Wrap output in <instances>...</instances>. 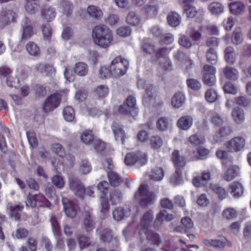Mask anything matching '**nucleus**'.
<instances>
[{"instance_id":"c9c22d12","label":"nucleus","mask_w":251,"mask_h":251,"mask_svg":"<svg viewBox=\"0 0 251 251\" xmlns=\"http://www.w3.org/2000/svg\"><path fill=\"white\" fill-rule=\"evenodd\" d=\"M146 235L147 238L151 241L153 244L158 246L160 242L161 239L159 235L152 231L145 230H142Z\"/></svg>"},{"instance_id":"412c9836","label":"nucleus","mask_w":251,"mask_h":251,"mask_svg":"<svg viewBox=\"0 0 251 251\" xmlns=\"http://www.w3.org/2000/svg\"><path fill=\"white\" fill-rule=\"evenodd\" d=\"M153 219V213L151 210L146 212L141 219L140 227L142 230H147Z\"/></svg>"},{"instance_id":"6e6d98bb","label":"nucleus","mask_w":251,"mask_h":251,"mask_svg":"<svg viewBox=\"0 0 251 251\" xmlns=\"http://www.w3.org/2000/svg\"><path fill=\"white\" fill-rule=\"evenodd\" d=\"M50 222L52 226V231L55 236L58 238L60 236V226L57 222L56 218L52 216L50 219Z\"/></svg>"},{"instance_id":"6e6552de","label":"nucleus","mask_w":251,"mask_h":251,"mask_svg":"<svg viewBox=\"0 0 251 251\" xmlns=\"http://www.w3.org/2000/svg\"><path fill=\"white\" fill-rule=\"evenodd\" d=\"M101 241L107 244L110 248H115L118 246L119 239L115 236L109 229H104L100 235Z\"/></svg>"},{"instance_id":"f3484780","label":"nucleus","mask_w":251,"mask_h":251,"mask_svg":"<svg viewBox=\"0 0 251 251\" xmlns=\"http://www.w3.org/2000/svg\"><path fill=\"white\" fill-rule=\"evenodd\" d=\"M96 223L94 217L90 212H86L83 221V226L87 232L92 231Z\"/></svg>"},{"instance_id":"2eb2a0df","label":"nucleus","mask_w":251,"mask_h":251,"mask_svg":"<svg viewBox=\"0 0 251 251\" xmlns=\"http://www.w3.org/2000/svg\"><path fill=\"white\" fill-rule=\"evenodd\" d=\"M62 202L66 216L72 218L75 217L76 214L75 205L67 198H62Z\"/></svg>"},{"instance_id":"e2e57ef3","label":"nucleus","mask_w":251,"mask_h":251,"mask_svg":"<svg viewBox=\"0 0 251 251\" xmlns=\"http://www.w3.org/2000/svg\"><path fill=\"white\" fill-rule=\"evenodd\" d=\"M80 248L83 249L90 246L91 244L90 239L84 235H79L77 237Z\"/></svg>"},{"instance_id":"864d4df0","label":"nucleus","mask_w":251,"mask_h":251,"mask_svg":"<svg viewBox=\"0 0 251 251\" xmlns=\"http://www.w3.org/2000/svg\"><path fill=\"white\" fill-rule=\"evenodd\" d=\"M91 170L92 168L88 161L84 160L81 161L78 169L80 173L87 175L91 171Z\"/></svg>"},{"instance_id":"1a4fd4ad","label":"nucleus","mask_w":251,"mask_h":251,"mask_svg":"<svg viewBox=\"0 0 251 251\" xmlns=\"http://www.w3.org/2000/svg\"><path fill=\"white\" fill-rule=\"evenodd\" d=\"M136 100L132 96H129L126 98L123 105L120 106L119 108V112L125 115L132 114V112L135 109Z\"/></svg>"},{"instance_id":"72a5a7b5","label":"nucleus","mask_w":251,"mask_h":251,"mask_svg":"<svg viewBox=\"0 0 251 251\" xmlns=\"http://www.w3.org/2000/svg\"><path fill=\"white\" fill-rule=\"evenodd\" d=\"M88 67L86 64L83 62H78L75 64L74 72L80 76H83L88 73Z\"/></svg>"},{"instance_id":"774afa93","label":"nucleus","mask_w":251,"mask_h":251,"mask_svg":"<svg viewBox=\"0 0 251 251\" xmlns=\"http://www.w3.org/2000/svg\"><path fill=\"white\" fill-rule=\"evenodd\" d=\"M189 140L191 144L195 146L202 144L204 142V138L201 136H198L197 134L191 136Z\"/></svg>"},{"instance_id":"bf43d9fd","label":"nucleus","mask_w":251,"mask_h":251,"mask_svg":"<svg viewBox=\"0 0 251 251\" xmlns=\"http://www.w3.org/2000/svg\"><path fill=\"white\" fill-rule=\"evenodd\" d=\"M99 76L102 79L108 78L112 76V72L111 71L110 67L109 68L106 66L101 67L99 70Z\"/></svg>"},{"instance_id":"f03ea898","label":"nucleus","mask_w":251,"mask_h":251,"mask_svg":"<svg viewBox=\"0 0 251 251\" xmlns=\"http://www.w3.org/2000/svg\"><path fill=\"white\" fill-rule=\"evenodd\" d=\"M135 199L139 201L140 205L146 207L152 204L156 200V194L148 190V185L145 184H141L138 191L135 193Z\"/></svg>"},{"instance_id":"8fccbe9b","label":"nucleus","mask_w":251,"mask_h":251,"mask_svg":"<svg viewBox=\"0 0 251 251\" xmlns=\"http://www.w3.org/2000/svg\"><path fill=\"white\" fill-rule=\"evenodd\" d=\"M208 9L212 14L216 15L223 12L224 7L220 3L213 2L209 5Z\"/></svg>"},{"instance_id":"79ce46f5","label":"nucleus","mask_w":251,"mask_h":251,"mask_svg":"<svg viewBox=\"0 0 251 251\" xmlns=\"http://www.w3.org/2000/svg\"><path fill=\"white\" fill-rule=\"evenodd\" d=\"M206 58L207 62L215 65L218 60V55L216 51L214 48H210L206 51Z\"/></svg>"},{"instance_id":"423d86ee","label":"nucleus","mask_w":251,"mask_h":251,"mask_svg":"<svg viewBox=\"0 0 251 251\" xmlns=\"http://www.w3.org/2000/svg\"><path fill=\"white\" fill-rule=\"evenodd\" d=\"M61 101V95L55 93L49 96L44 102L43 110L45 113H49L57 108Z\"/></svg>"},{"instance_id":"69168bd1","label":"nucleus","mask_w":251,"mask_h":251,"mask_svg":"<svg viewBox=\"0 0 251 251\" xmlns=\"http://www.w3.org/2000/svg\"><path fill=\"white\" fill-rule=\"evenodd\" d=\"M235 101L237 104L242 107L249 106L251 103V100L243 96H240L237 97L235 99Z\"/></svg>"},{"instance_id":"20e7f679","label":"nucleus","mask_w":251,"mask_h":251,"mask_svg":"<svg viewBox=\"0 0 251 251\" xmlns=\"http://www.w3.org/2000/svg\"><path fill=\"white\" fill-rule=\"evenodd\" d=\"M147 155L145 153L130 152L126 154L125 162L127 166H132L138 162L141 165H144L147 162Z\"/></svg>"},{"instance_id":"a211bd4d","label":"nucleus","mask_w":251,"mask_h":251,"mask_svg":"<svg viewBox=\"0 0 251 251\" xmlns=\"http://www.w3.org/2000/svg\"><path fill=\"white\" fill-rule=\"evenodd\" d=\"M226 239L224 237H221L216 239H204L203 243L207 246H212L219 250H222L225 248Z\"/></svg>"},{"instance_id":"5fc2aeb1","label":"nucleus","mask_w":251,"mask_h":251,"mask_svg":"<svg viewBox=\"0 0 251 251\" xmlns=\"http://www.w3.org/2000/svg\"><path fill=\"white\" fill-rule=\"evenodd\" d=\"M187 85L188 88L194 91L199 90L201 86V82L198 79L189 78L186 80Z\"/></svg>"},{"instance_id":"09e8293b","label":"nucleus","mask_w":251,"mask_h":251,"mask_svg":"<svg viewBox=\"0 0 251 251\" xmlns=\"http://www.w3.org/2000/svg\"><path fill=\"white\" fill-rule=\"evenodd\" d=\"M88 14L96 19H99L102 16V11L97 7L93 5L89 6L87 8Z\"/></svg>"},{"instance_id":"4468645a","label":"nucleus","mask_w":251,"mask_h":251,"mask_svg":"<svg viewBox=\"0 0 251 251\" xmlns=\"http://www.w3.org/2000/svg\"><path fill=\"white\" fill-rule=\"evenodd\" d=\"M111 128L116 140H121L122 144H124L126 138V134L123 129L122 126L118 122L114 121L111 126Z\"/></svg>"},{"instance_id":"c85d7f7f","label":"nucleus","mask_w":251,"mask_h":251,"mask_svg":"<svg viewBox=\"0 0 251 251\" xmlns=\"http://www.w3.org/2000/svg\"><path fill=\"white\" fill-rule=\"evenodd\" d=\"M26 11L29 14H34L39 7V0H25Z\"/></svg>"},{"instance_id":"a18cd8bd","label":"nucleus","mask_w":251,"mask_h":251,"mask_svg":"<svg viewBox=\"0 0 251 251\" xmlns=\"http://www.w3.org/2000/svg\"><path fill=\"white\" fill-rule=\"evenodd\" d=\"M63 114L65 120L68 122H72L75 119V110L71 106L65 107L63 111Z\"/></svg>"},{"instance_id":"680f3d73","label":"nucleus","mask_w":251,"mask_h":251,"mask_svg":"<svg viewBox=\"0 0 251 251\" xmlns=\"http://www.w3.org/2000/svg\"><path fill=\"white\" fill-rule=\"evenodd\" d=\"M52 183L58 189H62L65 185V181L61 176L55 175L52 177Z\"/></svg>"},{"instance_id":"3c124183","label":"nucleus","mask_w":251,"mask_h":251,"mask_svg":"<svg viewBox=\"0 0 251 251\" xmlns=\"http://www.w3.org/2000/svg\"><path fill=\"white\" fill-rule=\"evenodd\" d=\"M172 185L176 186L180 184L182 181V173L178 169H176L175 173L172 175L170 178Z\"/></svg>"},{"instance_id":"dca6fc26","label":"nucleus","mask_w":251,"mask_h":251,"mask_svg":"<svg viewBox=\"0 0 251 251\" xmlns=\"http://www.w3.org/2000/svg\"><path fill=\"white\" fill-rule=\"evenodd\" d=\"M240 173L239 168L236 165L230 166L223 176L224 179L226 181H230L238 176Z\"/></svg>"},{"instance_id":"7ed1b4c3","label":"nucleus","mask_w":251,"mask_h":251,"mask_svg":"<svg viewBox=\"0 0 251 251\" xmlns=\"http://www.w3.org/2000/svg\"><path fill=\"white\" fill-rule=\"evenodd\" d=\"M129 62L121 56L115 57L111 62L110 68L113 77H118L124 75L128 68Z\"/></svg>"},{"instance_id":"9b49d317","label":"nucleus","mask_w":251,"mask_h":251,"mask_svg":"<svg viewBox=\"0 0 251 251\" xmlns=\"http://www.w3.org/2000/svg\"><path fill=\"white\" fill-rule=\"evenodd\" d=\"M22 26L21 38L23 41L30 39L36 33L32 27L31 21L27 18H25L22 22Z\"/></svg>"},{"instance_id":"ea45409f","label":"nucleus","mask_w":251,"mask_h":251,"mask_svg":"<svg viewBox=\"0 0 251 251\" xmlns=\"http://www.w3.org/2000/svg\"><path fill=\"white\" fill-rule=\"evenodd\" d=\"M151 179L154 181H160L164 176V173L162 168H155L152 170L150 175Z\"/></svg>"},{"instance_id":"f257e3e1","label":"nucleus","mask_w":251,"mask_h":251,"mask_svg":"<svg viewBox=\"0 0 251 251\" xmlns=\"http://www.w3.org/2000/svg\"><path fill=\"white\" fill-rule=\"evenodd\" d=\"M92 38L95 44L104 49L110 46L113 40L112 31L104 25H99L93 28Z\"/></svg>"},{"instance_id":"473e14b6","label":"nucleus","mask_w":251,"mask_h":251,"mask_svg":"<svg viewBox=\"0 0 251 251\" xmlns=\"http://www.w3.org/2000/svg\"><path fill=\"white\" fill-rule=\"evenodd\" d=\"M126 21L128 24L136 26L140 24L141 17L135 12L131 11L127 15Z\"/></svg>"},{"instance_id":"cd10ccee","label":"nucleus","mask_w":251,"mask_h":251,"mask_svg":"<svg viewBox=\"0 0 251 251\" xmlns=\"http://www.w3.org/2000/svg\"><path fill=\"white\" fill-rule=\"evenodd\" d=\"M172 160L175 167H182L185 164L184 158L180 155L177 151H174L172 154Z\"/></svg>"},{"instance_id":"de8ad7c7","label":"nucleus","mask_w":251,"mask_h":251,"mask_svg":"<svg viewBox=\"0 0 251 251\" xmlns=\"http://www.w3.org/2000/svg\"><path fill=\"white\" fill-rule=\"evenodd\" d=\"M169 125V122L168 119L166 117H162L157 121L156 128L159 131H164L168 129Z\"/></svg>"},{"instance_id":"4be33fe9","label":"nucleus","mask_w":251,"mask_h":251,"mask_svg":"<svg viewBox=\"0 0 251 251\" xmlns=\"http://www.w3.org/2000/svg\"><path fill=\"white\" fill-rule=\"evenodd\" d=\"M193 119L192 117L186 115L181 117L177 121V125L181 129L187 130L193 124Z\"/></svg>"},{"instance_id":"4d7b16f0","label":"nucleus","mask_w":251,"mask_h":251,"mask_svg":"<svg viewBox=\"0 0 251 251\" xmlns=\"http://www.w3.org/2000/svg\"><path fill=\"white\" fill-rule=\"evenodd\" d=\"M122 197V194L121 192L116 189L111 190L110 192L109 200L112 204L116 203L120 200Z\"/></svg>"},{"instance_id":"7c9ffc66","label":"nucleus","mask_w":251,"mask_h":251,"mask_svg":"<svg viewBox=\"0 0 251 251\" xmlns=\"http://www.w3.org/2000/svg\"><path fill=\"white\" fill-rule=\"evenodd\" d=\"M183 2L185 4L184 8V11L186 16L188 18L194 17L198 13L197 10L195 7L188 4L189 2H192L194 0H182Z\"/></svg>"},{"instance_id":"2f4dec72","label":"nucleus","mask_w":251,"mask_h":251,"mask_svg":"<svg viewBox=\"0 0 251 251\" xmlns=\"http://www.w3.org/2000/svg\"><path fill=\"white\" fill-rule=\"evenodd\" d=\"M24 207L20 205H11L8 208L9 213L11 217L15 220H19L21 218V212Z\"/></svg>"},{"instance_id":"a878e982","label":"nucleus","mask_w":251,"mask_h":251,"mask_svg":"<svg viewBox=\"0 0 251 251\" xmlns=\"http://www.w3.org/2000/svg\"><path fill=\"white\" fill-rule=\"evenodd\" d=\"M185 100V96L182 93L177 92L172 98V105L174 107L179 108L184 103Z\"/></svg>"},{"instance_id":"5701e85b","label":"nucleus","mask_w":251,"mask_h":251,"mask_svg":"<svg viewBox=\"0 0 251 251\" xmlns=\"http://www.w3.org/2000/svg\"><path fill=\"white\" fill-rule=\"evenodd\" d=\"M231 116L234 121L238 124H242L245 120L244 110L239 107H236L233 109Z\"/></svg>"},{"instance_id":"c03bdc74","label":"nucleus","mask_w":251,"mask_h":251,"mask_svg":"<svg viewBox=\"0 0 251 251\" xmlns=\"http://www.w3.org/2000/svg\"><path fill=\"white\" fill-rule=\"evenodd\" d=\"M243 41L242 31L240 28H235L232 36V42L235 45H239Z\"/></svg>"},{"instance_id":"37998d69","label":"nucleus","mask_w":251,"mask_h":251,"mask_svg":"<svg viewBox=\"0 0 251 251\" xmlns=\"http://www.w3.org/2000/svg\"><path fill=\"white\" fill-rule=\"evenodd\" d=\"M81 141L86 145L91 144L94 141V135L91 130H86L83 131L80 135Z\"/></svg>"},{"instance_id":"603ef678","label":"nucleus","mask_w":251,"mask_h":251,"mask_svg":"<svg viewBox=\"0 0 251 251\" xmlns=\"http://www.w3.org/2000/svg\"><path fill=\"white\" fill-rule=\"evenodd\" d=\"M125 216V210L122 207H117L113 211V219L116 221H119L123 220Z\"/></svg>"},{"instance_id":"c756f323","label":"nucleus","mask_w":251,"mask_h":251,"mask_svg":"<svg viewBox=\"0 0 251 251\" xmlns=\"http://www.w3.org/2000/svg\"><path fill=\"white\" fill-rule=\"evenodd\" d=\"M25 49L29 54L31 56H38L40 54V48L33 42H28L25 46Z\"/></svg>"},{"instance_id":"58836bf2","label":"nucleus","mask_w":251,"mask_h":251,"mask_svg":"<svg viewBox=\"0 0 251 251\" xmlns=\"http://www.w3.org/2000/svg\"><path fill=\"white\" fill-rule=\"evenodd\" d=\"M107 176L110 185L113 187L118 186L122 182L121 178L115 172H107Z\"/></svg>"},{"instance_id":"0eeeda50","label":"nucleus","mask_w":251,"mask_h":251,"mask_svg":"<svg viewBox=\"0 0 251 251\" xmlns=\"http://www.w3.org/2000/svg\"><path fill=\"white\" fill-rule=\"evenodd\" d=\"M216 68L209 65H205L203 68L202 81L208 86H213L216 82Z\"/></svg>"},{"instance_id":"e433bc0d","label":"nucleus","mask_w":251,"mask_h":251,"mask_svg":"<svg viewBox=\"0 0 251 251\" xmlns=\"http://www.w3.org/2000/svg\"><path fill=\"white\" fill-rule=\"evenodd\" d=\"M235 50L233 47H228L225 50V58L226 62L232 64L235 62Z\"/></svg>"},{"instance_id":"39448f33","label":"nucleus","mask_w":251,"mask_h":251,"mask_svg":"<svg viewBox=\"0 0 251 251\" xmlns=\"http://www.w3.org/2000/svg\"><path fill=\"white\" fill-rule=\"evenodd\" d=\"M69 186L70 189L75 196L82 199L85 196V188L82 182L74 176L69 177Z\"/></svg>"},{"instance_id":"aec40b11","label":"nucleus","mask_w":251,"mask_h":251,"mask_svg":"<svg viewBox=\"0 0 251 251\" xmlns=\"http://www.w3.org/2000/svg\"><path fill=\"white\" fill-rule=\"evenodd\" d=\"M174 57L178 61L184 63L187 69L191 68L194 64V62L190 58L180 50H177Z\"/></svg>"},{"instance_id":"ddd939ff","label":"nucleus","mask_w":251,"mask_h":251,"mask_svg":"<svg viewBox=\"0 0 251 251\" xmlns=\"http://www.w3.org/2000/svg\"><path fill=\"white\" fill-rule=\"evenodd\" d=\"M174 218V216L172 214H169L165 210H161L157 214L156 218L153 222L154 226L156 228L159 227L164 221H170Z\"/></svg>"},{"instance_id":"052dcab7","label":"nucleus","mask_w":251,"mask_h":251,"mask_svg":"<svg viewBox=\"0 0 251 251\" xmlns=\"http://www.w3.org/2000/svg\"><path fill=\"white\" fill-rule=\"evenodd\" d=\"M144 10L150 16H155L158 12V5L157 3H154L153 5L147 4L145 6Z\"/></svg>"},{"instance_id":"338daca9","label":"nucleus","mask_w":251,"mask_h":251,"mask_svg":"<svg viewBox=\"0 0 251 251\" xmlns=\"http://www.w3.org/2000/svg\"><path fill=\"white\" fill-rule=\"evenodd\" d=\"M178 44L186 49H189L192 46V43L189 37L186 35H181L178 40Z\"/></svg>"},{"instance_id":"f704fd0d","label":"nucleus","mask_w":251,"mask_h":251,"mask_svg":"<svg viewBox=\"0 0 251 251\" xmlns=\"http://www.w3.org/2000/svg\"><path fill=\"white\" fill-rule=\"evenodd\" d=\"M41 13L42 17L48 22L52 21L56 16L54 9L49 6H45Z\"/></svg>"},{"instance_id":"9d476101","label":"nucleus","mask_w":251,"mask_h":251,"mask_svg":"<svg viewBox=\"0 0 251 251\" xmlns=\"http://www.w3.org/2000/svg\"><path fill=\"white\" fill-rule=\"evenodd\" d=\"M246 140L244 137L237 136L231 139L226 143V147L229 151H239L244 148Z\"/></svg>"},{"instance_id":"f8f14e48","label":"nucleus","mask_w":251,"mask_h":251,"mask_svg":"<svg viewBox=\"0 0 251 251\" xmlns=\"http://www.w3.org/2000/svg\"><path fill=\"white\" fill-rule=\"evenodd\" d=\"M18 12L17 9H5L2 10L0 14V21L2 25L15 21Z\"/></svg>"},{"instance_id":"393cba45","label":"nucleus","mask_w":251,"mask_h":251,"mask_svg":"<svg viewBox=\"0 0 251 251\" xmlns=\"http://www.w3.org/2000/svg\"><path fill=\"white\" fill-rule=\"evenodd\" d=\"M193 227V223L191 219L188 217H185L182 218L181 220V226L175 228L176 231L182 232L184 230L185 232L188 229L192 228Z\"/></svg>"},{"instance_id":"13d9d810","label":"nucleus","mask_w":251,"mask_h":251,"mask_svg":"<svg viewBox=\"0 0 251 251\" xmlns=\"http://www.w3.org/2000/svg\"><path fill=\"white\" fill-rule=\"evenodd\" d=\"M217 92L213 89H209L205 93V100L209 102H214L217 99Z\"/></svg>"},{"instance_id":"a19ab883","label":"nucleus","mask_w":251,"mask_h":251,"mask_svg":"<svg viewBox=\"0 0 251 251\" xmlns=\"http://www.w3.org/2000/svg\"><path fill=\"white\" fill-rule=\"evenodd\" d=\"M226 77L229 79L236 80L238 78V72L233 68L226 67L223 70Z\"/></svg>"},{"instance_id":"bb28decb","label":"nucleus","mask_w":251,"mask_h":251,"mask_svg":"<svg viewBox=\"0 0 251 251\" xmlns=\"http://www.w3.org/2000/svg\"><path fill=\"white\" fill-rule=\"evenodd\" d=\"M168 22L169 25L173 27H176L181 22V17L179 15L174 11L170 12L167 16Z\"/></svg>"},{"instance_id":"49530a36","label":"nucleus","mask_w":251,"mask_h":251,"mask_svg":"<svg viewBox=\"0 0 251 251\" xmlns=\"http://www.w3.org/2000/svg\"><path fill=\"white\" fill-rule=\"evenodd\" d=\"M163 144L162 139L158 135L151 136L150 139V145L154 150L159 149Z\"/></svg>"},{"instance_id":"b1692460","label":"nucleus","mask_w":251,"mask_h":251,"mask_svg":"<svg viewBox=\"0 0 251 251\" xmlns=\"http://www.w3.org/2000/svg\"><path fill=\"white\" fill-rule=\"evenodd\" d=\"M230 11L234 15H238L243 13L245 9V4L238 1H236L230 3Z\"/></svg>"},{"instance_id":"0e129e2a","label":"nucleus","mask_w":251,"mask_h":251,"mask_svg":"<svg viewBox=\"0 0 251 251\" xmlns=\"http://www.w3.org/2000/svg\"><path fill=\"white\" fill-rule=\"evenodd\" d=\"M170 50L167 47H163L159 48L155 52V57L157 59L161 58L163 59L164 57H167V55L169 53Z\"/></svg>"},{"instance_id":"6ab92c4d","label":"nucleus","mask_w":251,"mask_h":251,"mask_svg":"<svg viewBox=\"0 0 251 251\" xmlns=\"http://www.w3.org/2000/svg\"><path fill=\"white\" fill-rule=\"evenodd\" d=\"M230 194L234 198H239L244 192V187L238 181H234L231 183L228 188Z\"/></svg>"},{"instance_id":"4c0bfd02","label":"nucleus","mask_w":251,"mask_h":251,"mask_svg":"<svg viewBox=\"0 0 251 251\" xmlns=\"http://www.w3.org/2000/svg\"><path fill=\"white\" fill-rule=\"evenodd\" d=\"M210 189L216 193L219 198L221 200L225 199L227 196V193L226 190L222 187L217 184H211L210 185Z\"/></svg>"}]
</instances>
